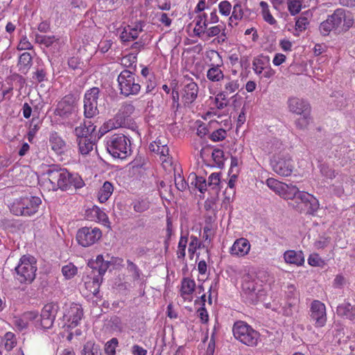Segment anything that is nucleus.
I'll return each mask as SVG.
<instances>
[{
	"instance_id": "56",
	"label": "nucleus",
	"mask_w": 355,
	"mask_h": 355,
	"mask_svg": "<svg viewBox=\"0 0 355 355\" xmlns=\"http://www.w3.org/2000/svg\"><path fill=\"white\" fill-rule=\"evenodd\" d=\"M227 136V132L224 129L220 128L214 131L211 136L210 139L213 141H220L223 140Z\"/></svg>"
},
{
	"instance_id": "14",
	"label": "nucleus",
	"mask_w": 355,
	"mask_h": 355,
	"mask_svg": "<svg viewBox=\"0 0 355 355\" xmlns=\"http://www.w3.org/2000/svg\"><path fill=\"white\" fill-rule=\"evenodd\" d=\"M83 315V311L80 304H72L65 309L62 317V327H76L81 320Z\"/></svg>"
},
{
	"instance_id": "2",
	"label": "nucleus",
	"mask_w": 355,
	"mask_h": 355,
	"mask_svg": "<svg viewBox=\"0 0 355 355\" xmlns=\"http://www.w3.org/2000/svg\"><path fill=\"white\" fill-rule=\"evenodd\" d=\"M110 266V261H105L103 255L99 254L96 257L95 260H90L88 263V267L91 270L87 275L89 280L85 282V285L87 288L93 285L95 293L98 291L100 284L103 280V276L109 268Z\"/></svg>"
},
{
	"instance_id": "22",
	"label": "nucleus",
	"mask_w": 355,
	"mask_h": 355,
	"mask_svg": "<svg viewBox=\"0 0 355 355\" xmlns=\"http://www.w3.org/2000/svg\"><path fill=\"white\" fill-rule=\"evenodd\" d=\"M51 149L57 155H61L66 153L69 146L63 138L56 132H52L49 139Z\"/></svg>"
},
{
	"instance_id": "37",
	"label": "nucleus",
	"mask_w": 355,
	"mask_h": 355,
	"mask_svg": "<svg viewBox=\"0 0 355 355\" xmlns=\"http://www.w3.org/2000/svg\"><path fill=\"white\" fill-rule=\"evenodd\" d=\"M266 184L270 189L274 191L279 196L282 193V191H284V188L287 187V184L279 182L277 180L272 178H268L266 180Z\"/></svg>"
},
{
	"instance_id": "32",
	"label": "nucleus",
	"mask_w": 355,
	"mask_h": 355,
	"mask_svg": "<svg viewBox=\"0 0 355 355\" xmlns=\"http://www.w3.org/2000/svg\"><path fill=\"white\" fill-rule=\"evenodd\" d=\"M114 187L112 183L106 181L98 191L97 197L100 202H105L113 193Z\"/></svg>"
},
{
	"instance_id": "24",
	"label": "nucleus",
	"mask_w": 355,
	"mask_h": 355,
	"mask_svg": "<svg viewBox=\"0 0 355 355\" xmlns=\"http://www.w3.org/2000/svg\"><path fill=\"white\" fill-rule=\"evenodd\" d=\"M223 89L220 93V96L224 98L225 96L229 97L232 96L234 97V94L239 90L240 87L239 80L238 79H233L230 76H226L223 79Z\"/></svg>"
},
{
	"instance_id": "46",
	"label": "nucleus",
	"mask_w": 355,
	"mask_h": 355,
	"mask_svg": "<svg viewBox=\"0 0 355 355\" xmlns=\"http://www.w3.org/2000/svg\"><path fill=\"white\" fill-rule=\"evenodd\" d=\"M187 243H188L187 236L182 235L180 236V241L178 243V250L176 252L178 259H183L184 258L185 254H186V248H187Z\"/></svg>"
},
{
	"instance_id": "26",
	"label": "nucleus",
	"mask_w": 355,
	"mask_h": 355,
	"mask_svg": "<svg viewBox=\"0 0 355 355\" xmlns=\"http://www.w3.org/2000/svg\"><path fill=\"white\" fill-rule=\"evenodd\" d=\"M284 259L287 263L302 266L304 263V257L301 251L287 250L284 254Z\"/></svg>"
},
{
	"instance_id": "13",
	"label": "nucleus",
	"mask_w": 355,
	"mask_h": 355,
	"mask_svg": "<svg viewBox=\"0 0 355 355\" xmlns=\"http://www.w3.org/2000/svg\"><path fill=\"white\" fill-rule=\"evenodd\" d=\"M100 90L98 87H92L87 90L84 97V114L87 118H92L98 114L97 108Z\"/></svg>"
},
{
	"instance_id": "27",
	"label": "nucleus",
	"mask_w": 355,
	"mask_h": 355,
	"mask_svg": "<svg viewBox=\"0 0 355 355\" xmlns=\"http://www.w3.org/2000/svg\"><path fill=\"white\" fill-rule=\"evenodd\" d=\"M336 313L338 315L345 317L350 320H355V306L344 302L338 306Z\"/></svg>"
},
{
	"instance_id": "54",
	"label": "nucleus",
	"mask_w": 355,
	"mask_h": 355,
	"mask_svg": "<svg viewBox=\"0 0 355 355\" xmlns=\"http://www.w3.org/2000/svg\"><path fill=\"white\" fill-rule=\"evenodd\" d=\"M109 325L114 331H121L123 325L121 319L118 316H113L109 320Z\"/></svg>"
},
{
	"instance_id": "51",
	"label": "nucleus",
	"mask_w": 355,
	"mask_h": 355,
	"mask_svg": "<svg viewBox=\"0 0 355 355\" xmlns=\"http://www.w3.org/2000/svg\"><path fill=\"white\" fill-rule=\"evenodd\" d=\"M232 4L228 1H222L218 3V10L221 15L229 16L232 9Z\"/></svg>"
},
{
	"instance_id": "23",
	"label": "nucleus",
	"mask_w": 355,
	"mask_h": 355,
	"mask_svg": "<svg viewBox=\"0 0 355 355\" xmlns=\"http://www.w3.org/2000/svg\"><path fill=\"white\" fill-rule=\"evenodd\" d=\"M250 243L245 238L236 239L230 248V253L236 257H243L247 255L250 250Z\"/></svg>"
},
{
	"instance_id": "47",
	"label": "nucleus",
	"mask_w": 355,
	"mask_h": 355,
	"mask_svg": "<svg viewBox=\"0 0 355 355\" xmlns=\"http://www.w3.org/2000/svg\"><path fill=\"white\" fill-rule=\"evenodd\" d=\"M3 342L6 350H11L17 343L15 334L12 332H7L4 335Z\"/></svg>"
},
{
	"instance_id": "48",
	"label": "nucleus",
	"mask_w": 355,
	"mask_h": 355,
	"mask_svg": "<svg viewBox=\"0 0 355 355\" xmlns=\"http://www.w3.org/2000/svg\"><path fill=\"white\" fill-rule=\"evenodd\" d=\"M77 268L72 263H69L62 268V272L66 279H71L77 273Z\"/></svg>"
},
{
	"instance_id": "35",
	"label": "nucleus",
	"mask_w": 355,
	"mask_h": 355,
	"mask_svg": "<svg viewBox=\"0 0 355 355\" xmlns=\"http://www.w3.org/2000/svg\"><path fill=\"white\" fill-rule=\"evenodd\" d=\"M196 288V282L194 280L184 278L182 281L180 294L181 296L186 298L187 295H191Z\"/></svg>"
},
{
	"instance_id": "50",
	"label": "nucleus",
	"mask_w": 355,
	"mask_h": 355,
	"mask_svg": "<svg viewBox=\"0 0 355 355\" xmlns=\"http://www.w3.org/2000/svg\"><path fill=\"white\" fill-rule=\"evenodd\" d=\"M302 4L298 0L288 1V10L292 15H295L301 10Z\"/></svg>"
},
{
	"instance_id": "52",
	"label": "nucleus",
	"mask_w": 355,
	"mask_h": 355,
	"mask_svg": "<svg viewBox=\"0 0 355 355\" xmlns=\"http://www.w3.org/2000/svg\"><path fill=\"white\" fill-rule=\"evenodd\" d=\"M320 172L323 176L330 180L335 178L338 175V173H336L334 169L324 164L320 167Z\"/></svg>"
},
{
	"instance_id": "20",
	"label": "nucleus",
	"mask_w": 355,
	"mask_h": 355,
	"mask_svg": "<svg viewBox=\"0 0 355 355\" xmlns=\"http://www.w3.org/2000/svg\"><path fill=\"white\" fill-rule=\"evenodd\" d=\"M198 94V86L193 80L185 84L182 90V101L184 106H188L196 99Z\"/></svg>"
},
{
	"instance_id": "21",
	"label": "nucleus",
	"mask_w": 355,
	"mask_h": 355,
	"mask_svg": "<svg viewBox=\"0 0 355 355\" xmlns=\"http://www.w3.org/2000/svg\"><path fill=\"white\" fill-rule=\"evenodd\" d=\"M290 112L295 114L311 112L310 104L303 98L290 97L287 101Z\"/></svg>"
},
{
	"instance_id": "16",
	"label": "nucleus",
	"mask_w": 355,
	"mask_h": 355,
	"mask_svg": "<svg viewBox=\"0 0 355 355\" xmlns=\"http://www.w3.org/2000/svg\"><path fill=\"white\" fill-rule=\"evenodd\" d=\"M59 309L60 306L57 302L47 303L44 306L40 314V325L42 328L52 327Z\"/></svg>"
},
{
	"instance_id": "1",
	"label": "nucleus",
	"mask_w": 355,
	"mask_h": 355,
	"mask_svg": "<svg viewBox=\"0 0 355 355\" xmlns=\"http://www.w3.org/2000/svg\"><path fill=\"white\" fill-rule=\"evenodd\" d=\"M48 181L50 184L49 189L57 191H67L71 187L79 189L83 187L84 182L78 175L70 173L66 168L58 165H51L46 170Z\"/></svg>"
},
{
	"instance_id": "18",
	"label": "nucleus",
	"mask_w": 355,
	"mask_h": 355,
	"mask_svg": "<svg viewBox=\"0 0 355 355\" xmlns=\"http://www.w3.org/2000/svg\"><path fill=\"white\" fill-rule=\"evenodd\" d=\"M76 98L73 95H67L58 103L55 114L67 119L76 111Z\"/></svg>"
},
{
	"instance_id": "29",
	"label": "nucleus",
	"mask_w": 355,
	"mask_h": 355,
	"mask_svg": "<svg viewBox=\"0 0 355 355\" xmlns=\"http://www.w3.org/2000/svg\"><path fill=\"white\" fill-rule=\"evenodd\" d=\"M264 148L268 153H274V155H282V150L285 148L282 142L277 138H273L268 141Z\"/></svg>"
},
{
	"instance_id": "8",
	"label": "nucleus",
	"mask_w": 355,
	"mask_h": 355,
	"mask_svg": "<svg viewBox=\"0 0 355 355\" xmlns=\"http://www.w3.org/2000/svg\"><path fill=\"white\" fill-rule=\"evenodd\" d=\"M241 288L243 297L251 304L257 303L263 295L262 286L250 274L243 277Z\"/></svg>"
},
{
	"instance_id": "58",
	"label": "nucleus",
	"mask_w": 355,
	"mask_h": 355,
	"mask_svg": "<svg viewBox=\"0 0 355 355\" xmlns=\"http://www.w3.org/2000/svg\"><path fill=\"white\" fill-rule=\"evenodd\" d=\"M149 207L148 202L141 200L136 201L133 203V209L135 211L141 213L147 210Z\"/></svg>"
},
{
	"instance_id": "38",
	"label": "nucleus",
	"mask_w": 355,
	"mask_h": 355,
	"mask_svg": "<svg viewBox=\"0 0 355 355\" xmlns=\"http://www.w3.org/2000/svg\"><path fill=\"white\" fill-rule=\"evenodd\" d=\"M208 24V20H205L198 15L196 18V26L193 30L195 35L199 37H203V33H205V30L207 28Z\"/></svg>"
},
{
	"instance_id": "49",
	"label": "nucleus",
	"mask_w": 355,
	"mask_h": 355,
	"mask_svg": "<svg viewBox=\"0 0 355 355\" xmlns=\"http://www.w3.org/2000/svg\"><path fill=\"white\" fill-rule=\"evenodd\" d=\"M337 28L332 22L327 18L325 21H322L320 26V33L324 35H327L334 29Z\"/></svg>"
},
{
	"instance_id": "42",
	"label": "nucleus",
	"mask_w": 355,
	"mask_h": 355,
	"mask_svg": "<svg viewBox=\"0 0 355 355\" xmlns=\"http://www.w3.org/2000/svg\"><path fill=\"white\" fill-rule=\"evenodd\" d=\"M259 5L261 8V13L263 19L271 25L275 24L276 23V20L275 19V18L272 17L270 12L268 3L262 1L260 2Z\"/></svg>"
},
{
	"instance_id": "7",
	"label": "nucleus",
	"mask_w": 355,
	"mask_h": 355,
	"mask_svg": "<svg viewBox=\"0 0 355 355\" xmlns=\"http://www.w3.org/2000/svg\"><path fill=\"white\" fill-rule=\"evenodd\" d=\"M233 334L236 339L248 346H256L259 339L258 331L243 321H238L233 326Z\"/></svg>"
},
{
	"instance_id": "60",
	"label": "nucleus",
	"mask_w": 355,
	"mask_h": 355,
	"mask_svg": "<svg viewBox=\"0 0 355 355\" xmlns=\"http://www.w3.org/2000/svg\"><path fill=\"white\" fill-rule=\"evenodd\" d=\"M208 181L209 187H212V188L214 189L220 184V174L218 173H211L208 178Z\"/></svg>"
},
{
	"instance_id": "63",
	"label": "nucleus",
	"mask_w": 355,
	"mask_h": 355,
	"mask_svg": "<svg viewBox=\"0 0 355 355\" xmlns=\"http://www.w3.org/2000/svg\"><path fill=\"white\" fill-rule=\"evenodd\" d=\"M309 24L308 19L304 17H301L297 19L295 22L296 29L300 31H304L306 28V25Z\"/></svg>"
},
{
	"instance_id": "64",
	"label": "nucleus",
	"mask_w": 355,
	"mask_h": 355,
	"mask_svg": "<svg viewBox=\"0 0 355 355\" xmlns=\"http://www.w3.org/2000/svg\"><path fill=\"white\" fill-rule=\"evenodd\" d=\"M157 17L159 21H160L162 24H164L165 26H170L171 24V19L168 17V15L164 12H160L157 14Z\"/></svg>"
},
{
	"instance_id": "6",
	"label": "nucleus",
	"mask_w": 355,
	"mask_h": 355,
	"mask_svg": "<svg viewBox=\"0 0 355 355\" xmlns=\"http://www.w3.org/2000/svg\"><path fill=\"white\" fill-rule=\"evenodd\" d=\"M16 278L20 283H31L35 278L37 266L35 259L30 255H24L15 268Z\"/></svg>"
},
{
	"instance_id": "4",
	"label": "nucleus",
	"mask_w": 355,
	"mask_h": 355,
	"mask_svg": "<svg viewBox=\"0 0 355 355\" xmlns=\"http://www.w3.org/2000/svg\"><path fill=\"white\" fill-rule=\"evenodd\" d=\"M120 94L125 97L137 95L141 90L139 78L133 71L123 70L117 78Z\"/></svg>"
},
{
	"instance_id": "5",
	"label": "nucleus",
	"mask_w": 355,
	"mask_h": 355,
	"mask_svg": "<svg viewBox=\"0 0 355 355\" xmlns=\"http://www.w3.org/2000/svg\"><path fill=\"white\" fill-rule=\"evenodd\" d=\"M106 148L112 157L124 159L130 152V141L123 134H114L107 137Z\"/></svg>"
},
{
	"instance_id": "55",
	"label": "nucleus",
	"mask_w": 355,
	"mask_h": 355,
	"mask_svg": "<svg viewBox=\"0 0 355 355\" xmlns=\"http://www.w3.org/2000/svg\"><path fill=\"white\" fill-rule=\"evenodd\" d=\"M127 263H128L127 268L129 272L132 273V278L135 280L139 279L141 274H140V270L138 268V267L130 260H128Z\"/></svg>"
},
{
	"instance_id": "53",
	"label": "nucleus",
	"mask_w": 355,
	"mask_h": 355,
	"mask_svg": "<svg viewBox=\"0 0 355 355\" xmlns=\"http://www.w3.org/2000/svg\"><path fill=\"white\" fill-rule=\"evenodd\" d=\"M118 345V340L116 338H112L105 344V351L108 355H114L115 349Z\"/></svg>"
},
{
	"instance_id": "25",
	"label": "nucleus",
	"mask_w": 355,
	"mask_h": 355,
	"mask_svg": "<svg viewBox=\"0 0 355 355\" xmlns=\"http://www.w3.org/2000/svg\"><path fill=\"white\" fill-rule=\"evenodd\" d=\"M167 144V139L164 136H159L154 142L150 144L149 148L151 151L159 154L161 157H164L163 162H166V157L169 155V148Z\"/></svg>"
},
{
	"instance_id": "41",
	"label": "nucleus",
	"mask_w": 355,
	"mask_h": 355,
	"mask_svg": "<svg viewBox=\"0 0 355 355\" xmlns=\"http://www.w3.org/2000/svg\"><path fill=\"white\" fill-rule=\"evenodd\" d=\"M299 191L296 186L292 184H287V187L284 188V191H282L280 196L284 199H295Z\"/></svg>"
},
{
	"instance_id": "31",
	"label": "nucleus",
	"mask_w": 355,
	"mask_h": 355,
	"mask_svg": "<svg viewBox=\"0 0 355 355\" xmlns=\"http://www.w3.org/2000/svg\"><path fill=\"white\" fill-rule=\"evenodd\" d=\"M79 152L83 155H88L94 148V142L92 137H83L77 139Z\"/></svg>"
},
{
	"instance_id": "11",
	"label": "nucleus",
	"mask_w": 355,
	"mask_h": 355,
	"mask_svg": "<svg viewBox=\"0 0 355 355\" xmlns=\"http://www.w3.org/2000/svg\"><path fill=\"white\" fill-rule=\"evenodd\" d=\"M272 166L276 173L285 177L291 175L294 168L293 159L288 153L274 155Z\"/></svg>"
},
{
	"instance_id": "10",
	"label": "nucleus",
	"mask_w": 355,
	"mask_h": 355,
	"mask_svg": "<svg viewBox=\"0 0 355 355\" xmlns=\"http://www.w3.org/2000/svg\"><path fill=\"white\" fill-rule=\"evenodd\" d=\"M102 236V232L98 227H83L76 234V240L83 247H89L96 243Z\"/></svg>"
},
{
	"instance_id": "17",
	"label": "nucleus",
	"mask_w": 355,
	"mask_h": 355,
	"mask_svg": "<svg viewBox=\"0 0 355 355\" xmlns=\"http://www.w3.org/2000/svg\"><path fill=\"white\" fill-rule=\"evenodd\" d=\"M310 318L315 327H322L327 322L325 305L319 300H313L310 307Z\"/></svg>"
},
{
	"instance_id": "59",
	"label": "nucleus",
	"mask_w": 355,
	"mask_h": 355,
	"mask_svg": "<svg viewBox=\"0 0 355 355\" xmlns=\"http://www.w3.org/2000/svg\"><path fill=\"white\" fill-rule=\"evenodd\" d=\"M33 48V45L28 41V38L26 36H24L21 37L18 46H17V49L19 51L31 50Z\"/></svg>"
},
{
	"instance_id": "30",
	"label": "nucleus",
	"mask_w": 355,
	"mask_h": 355,
	"mask_svg": "<svg viewBox=\"0 0 355 355\" xmlns=\"http://www.w3.org/2000/svg\"><path fill=\"white\" fill-rule=\"evenodd\" d=\"M141 31V28H139L138 26H135V27L128 26L124 28L121 33L120 37L123 42H130L137 39Z\"/></svg>"
},
{
	"instance_id": "44",
	"label": "nucleus",
	"mask_w": 355,
	"mask_h": 355,
	"mask_svg": "<svg viewBox=\"0 0 355 355\" xmlns=\"http://www.w3.org/2000/svg\"><path fill=\"white\" fill-rule=\"evenodd\" d=\"M58 40L55 35H42L37 34L35 35V42L38 44H43L46 47L51 46L53 43Z\"/></svg>"
},
{
	"instance_id": "19",
	"label": "nucleus",
	"mask_w": 355,
	"mask_h": 355,
	"mask_svg": "<svg viewBox=\"0 0 355 355\" xmlns=\"http://www.w3.org/2000/svg\"><path fill=\"white\" fill-rule=\"evenodd\" d=\"M235 1L236 3L232 8V15L229 19L230 21H232V19L236 21L252 20L254 19L255 15L251 9L248 8L241 1L235 0Z\"/></svg>"
},
{
	"instance_id": "34",
	"label": "nucleus",
	"mask_w": 355,
	"mask_h": 355,
	"mask_svg": "<svg viewBox=\"0 0 355 355\" xmlns=\"http://www.w3.org/2000/svg\"><path fill=\"white\" fill-rule=\"evenodd\" d=\"M95 130V127L92 125H87L86 122H84L83 124H81L80 126L76 127L75 128V135L77 137V139L83 138V137H93L92 133Z\"/></svg>"
},
{
	"instance_id": "40",
	"label": "nucleus",
	"mask_w": 355,
	"mask_h": 355,
	"mask_svg": "<svg viewBox=\"0 0 355 355\" xmlns=\"http://www.w3.org/2000/svg\"><path fill=\"white\" fill-rule=\"evenodd\" d=\"M300 115L301 116L295 121V124L297 128L304 130L308 128L312 121L311 112L303 113Z\"/></svg>"
},
{
	"instance_id": "43",
	"label": "nucleus",
	"mask_w": 355,
	"mask_h": 355,
	"mask_svg": "<svg viewBox=\"0 0 355 355\" xmlns=\"http://www.w3.org/2000/svg\"><path fill=\"white\" fill-rule=\"evenodd\" d=\"M81 355H101L98 345L89 341L84 345Z\"/></svg>"
},
{
	"instance_id": "28",
	"label": "nucleus",
	"mask_w": 355,
	"mask_h": 355,
	"mask_svg": "<svg viewBox=\"0 0 355 355\" xmlns=\"http://www.w3.org/2000/svg\"><path fill=\"white\" fill-rule=\"evenodd\" d=\"M270 66V58L268 56L261 55L254 58L252 69L255 73L261 76L263 70Z\"/></svg>"
},
{
	"instance_id": "62",
	"label": "nucleus",
	"mask_w": 355,
	"mask_h": 355,
	"mask_svg": "<svg viewBox=\"0 0 355 355\" xmlns=\"http://www.w3.org/2000/svg\"><path fill=\"white\" fill-rule=\"evenodd\" d=\"M14 325L19 329L23 330L28 326V321L25 319L24 315L22 318H17L14 320Z\"/></svg>"
},
{
	"instance_id": "57",
	"label": "nucleus",
	"mask_w": 355,
	"mask_h": 355,
	"mask_svg": "<svg viewBox=\"0 0 355 355\" xmlns=\"http://www.w3.org/2000/svg\"><path fill=\"white\" fill-rule=\"evenodd\" d=\"M216 107L219 110H222L227 106L229 103V97L225 96L224 98L223 96H220V93H218L215 98Z\"/></svg>"
},
{
	"instance_id": "3",
	"label": "nucleus",
	"mask_w": 355,
	"mask_h": 355,
	"mask_svg": "<svg viewBox=\"0 0 355 355\" xmlns=\"http://www.w3.org/2000/svg\"><path fill=\"white\" fill-rule=\"evenodd\" d=\"M41 202L39 197L24 196L15 199L10 209L16 216H31L37 211Z\"/></svg>"
},
{
	"instance_id": "15",
	"label": "nucleus",
	"mask_w": 355,
	"mask_h": 355,
	"mask_svg": "<svg viewBox=\"0 0 355 355\" xmlns=\"http://www.w3.org/2000/svg\"><path fill=\"white\" fill-rule=\"evenodd\" d=\"M135 106L131 103H123L114 117L107 122V126L111 129L118 128L125 125V120L135 112Z\"/></svg>"
},
{
	"instance_id": "45",
	"label": "nucleus",
	"mask_w": 355,
	"mask_h": 355,
	"mask_svg": "<svg viewBox=\"0 0 355 355\" xmlns=\"http://www.w3.org/2000/svg\"><path fill=\"white\" fill-rule=\"evenodd\" d=\"M137 56L133 53H129L123 56L121 60V64L125 68H133L136 70Z\"/></svg>"
},
{
	"instance_id": "12",
	"label": "nucleus",
	"mask_w": 355,
	"mask_h": 355,
	"mask_svg": "<svg viewBox=\"0 0 355 355\" xmlns=\"http://www.w3.org/2000/svg\"><path fill=\"white\" fill-rule=\"evenodd\" d=\"M295 200L297 209L300 211L304 210L307 214H313L319 207L318 200L313 196L304 191H300Z\"/></svg>"
},
{
	"instance_id": "9",
	"label": "nucleus",
	"mask_w": 355,
	"mask_h": 355,
	"mask_svg": "<svg viewBox=\"0 0 355 355\" xmlns=\"http://www.w3.org/2000/svg\"><path fill=\"white\" fill-rule=\"evenodd\" d=\"M207 59L209 60L207 63L209 69L207 71V78L214 83L223 80L226 76L224 75L221 69L224 63L220 53L216 51H211L207 54Z\"/></svg>"
},
{
	"instance_id": "39",
	"label": "nucleus",
	"mask_w": 355,
	"mask_h": 355,
	"mask_svg": "<svg viewBox=\"0 0 355 355\" xmlns=\"http://www.w3.org/2000/svg\"><path fill=\"white\" fill-rule=\"evenodd\" d=\"M327 18L329 19V20H330L331 22L333 23V24L336 28H338L345 18V10L337 9L334 11V12L332 15H329Z\"/></svg>"
},
{
	"instance_id": "61",
	"label": "nucleus",
	"mask_w": 355,
	"mask_h": 355,
	"mask_svg": "<svg viewBox=\"0 0 355 355\" xmlns=\"http://www.w3.org/2000/svg\"><path fill=\"white\" fill-rule=\"evenodd\" d=\"M199 248H200V243L198 241V238L195 236H191L189 246V252L191 254H193L196 250Z\"/></svg>"
},
{
	"instance_id": "36",
	"label": "nucleus",
	"mask_w": 355,
	"mask_h": 355,
	"mask_svg": "<svg viewBox=\"0 0 355 355\" xmlns=\"http://www.w3.org/2000/svg\"><path fill=\"white\" fill-rule=\"evenodd\" d=\"M205 31V33H203V37L209 38L218 35L221 31H225V29L223 28L222 26L217 25L210 28H207ZM220 38L221 39L222 42H224L226 40V35L224 32L222 33Z\"/></svg>"
},
{
	"instance_id": "33",
	"label": "nucleus",
	"mask_w": 355,
	"mask_h": 355,
	"mask_svg": "<svg viewBox=\"0 0 355 355\" xmlns=\"http://www.w3.org/2000/svg\"><path fill=\"white\" fill-rule=\"evenodd\" d=\"M32 60L33 58L29 53L25 52L21 54L17 64L19 71L21 73H26L32 66Z\"/></svg>"
}]
</instances>
